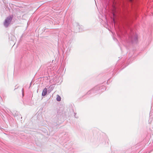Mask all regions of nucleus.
Listing matches in <instances>:
<instances>
[{
    "label": "nucleus",
    "instance_id": "1",
    "mask_svg": "<svg viewBox=\"0 0 153 153\" xmlns=\"http://www.w3.org/2000/svg\"><path fill=\"white\" fill-rule=\"evenodd\" d=\"M121 35L118 34V36L120 38L123 37H126L127 36H128V39H126V41L129 43H133L137 42L138 39L137 34L134 33L133 30L130 28L128 31L126 30L124 31V32L120 31Z\"/></svg>",
    "mask_w": 153,
    "mask_h": 153
},
{
    "label": "nucleus",
    "instance_id": "2",
    "mask_svg": "<svg viewBox=\"0 0 153 153\" xmlns=\"http://www.w3.org/2000/svg\"><path fill=\"white\" fill-rule=\"evenodd\" d=\"M13 18V15H10L7 17L3 23L4 26L6 28L8 27L10 24Z\"/></svg>",
    "mask_w": 153,
    "mask_h": 153
},
{
    "label": "nucleus",
    "instance_id": "3",
    "mask_svg": "<svg viewBox=\"0 0 153 153\" xmlns=\"http://www.w3.org/2000/svg\"><path fill=\"white\" fill-rule=\"evenodd\" d=\"M105 88L103 86H101L100 87H99L98 86H97L94 87V88H93L92 89H91V90L88 91L87 93V94H90L91 92H92L93 93H96V91H97L98 90H102V89H104Z\"/></svg>",
    "mask_w": 153,
    "mask_h": 153
},
{
    "label": "nucleus",
    "instance_id": "4",
    "mask_svg": "<svg viewBox=\"0 0 153 153\" xmlns=\"http://www.w3.org/2000/svg\"><path fill=\"white\" fill-rule=\"evenodd\" d=\"M47 93V89L46 88H45L43 90L42 93V96H45Z\"/></svg>",
    "mask_w": 153,
    "mask_h": 153
},
{
    "label": "nucleus",
    "instance_id": "5",
    "mask_svg": "<svg viewBox=\"0 0 153 153\" xmlns=\"http://www.w3.org/2000/svg\"><path fill=\"white\" fill-rule=\"evenodd\" d=\"M61 97H60L59 95H57V97H56V100L57 101H60L61 100Z\"/></svg>",
    "mask_w": 153,
    "mask_h": 153
},
{
    "label": "nucleus",
    "instance_id": "6",
    "mask_svg": "<svg viewBox=\"0 0 153 153\" xmlns=\"http://www.w3.org/2000/svg\"><path fill=\"white\" fill-rule=\"evenodd\" d=\"M24 88H23L22 89V92L23 96V91H24Z\"/></svg>",
    "mask_w": 153,
    "mask_h": 153
},
{
    "label": "nucleus",
    "instance_id": "7",
    "mask_svg": "<svg viewBox=\"0 0 153 153\" xmlns=\"http://www.w3.org/2000/svg\"><path fill=\"white\" fill-rule=\"evenodd\" d=\"M77 27L79 28V27H80V26H79V25L78 24H77Z\"/></svg>",
    "mask_w": 153,
    "mask_h": 153
},
{
    "label": "nucleus",
    "instance_id": "8",
    "mask_svg": "<svg viewBox=\"0 0 153 153\" xmlns=\"http://www.w3.org/2000/svg\"><path fill=\"white\" fill-rule=\"evenodd\" d=\"M76 113H74V116L75 117L77 118L76 117Z\"/></svg>",
    "mask_w": 153,
    "mask_h": 153
}]
</instances>
